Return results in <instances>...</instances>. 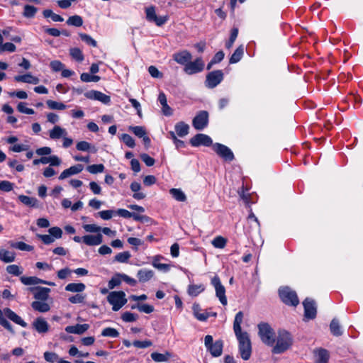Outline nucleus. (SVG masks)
Returning <instances> with one entry per match:
<instances>
[{
	"label": "nucleus",
	"mask_w": 363,
	"mask_h": 363,
	"mask_svg": "<svg viewBox=\"0 0 363 363\" xmlns=\"http://www.w3.org/2000/svg\"><path fill=\"white\" fill-rule=\"evenodd\" d=\"M205 289L203 284H191L189 286L188 294L191 296H196Z\"/></svg>",
	"instance_id": "38"
},
{
	"label": "nucleus",
	"mask_w": 363,
	"mask_h": 363,
	"mask_svg": "<svg viewBox=\"0 0 363 363\" xmlns=\"http://www.w3.org/2000/svg\"><path fill=\"white\" fill-rule=\"evenodd\" d=\"M211 284L215 289L216 297L219 299L222 305L226 306L228 300L225 296V289L221 284L220 278L218 276H214L211 279Z\"/></svg>",
	"instance_id": "6"
},
{
	"label": "nucleus",
	"mask_w": 363,
	"mask_h": 363,
	"mask_svg": "<svg viewBox=\"0 0 363 363\" xmlns=\"http://www.w3.org/2000/svg\"><path fill=\"white\" fill-rule=\"evenodd\" d=\"M279 294L281 301L287 305L296 306L299 303L296 293L289 287L280 288Z\"/></svg>",
	"instance_id": "5"
},
{
	"label": "nucleus",
	"mask_w": 363,
	"mask_h": 363,
	"mask_svg": "<svg viewBox=\"0 0 363 363\" xmlns=\"http://www.w3.org/2000/svg\"><path fill=\"white\" fill-rule=\"evenodd\" d=\"M227 240L222 236H217L212 240V245L216 248L223 249L225 247Z\"/></svg>",
	"instance_id": "47"
},
{
	"label": "nucleus",
	"mask_w": 363,
	"mask_h": 363,
	"mask_svg": "<svg viewBox=\"0 0 363 363\" xmlns=\"http://www.w3.org/2000/svg\"><path fill=\"white\" fill-rule=\"evenodd\" d=\"M105 167L104 165L102 164H91L87 167L86 169L87 171L93 174H97V173H101L104 172Z\"/></svg>",
	"instance_id": "53"
},
{
	"label": "nucleus",
	"mask_w": 363,
	"mask_h": 363,
	"mask_svg": "<svg viewBox=\"0 0 363 363\" xmlns=\"http://www.w3.org/2000/svg\"><path fill=\"white\" fill-rule=\"evenodd\" d=\"M11 247L13 248H16L22 251H28L30 252L33 250V247L23 242H11L10 244Z\"/></svg>",
	"instance_id": "44"
},
{
	"label": "nucleus",
	"mask_w": 363,
	"mask_h": 363,
	"mask_svg": "<svg viewBox=\"0 0 363 363\" xmlns=\"http://www.w3.org/2000/svg\"><path fill=\"white\" fill-rule=\"evenodd\" d=\"M84 169L82 164H77L74 166H72L68 169H65L60 175L59 179L63 180L72 175L77 174L80 173Z\"/></svg>",
	"instance_id": "17"
},
{
	"label": "nucleus",
	"mask_w": 363,
	"mask_h": 363,
	"mask_svg": "<svg viewBox=\"0 0 363 363\" xmlns=\"http://www.w3.org/2000/svg\"><path fill=\"white\" fill-rule=\"evenodd\" d=\"M130 256L131 255H130V252L128 251L120 252L116 255L115 261L120 262V263H125V262H128Z\"/></svg>",
	"instance_id": "52"
},
{
	"label": "nucleus",
	"mask_w": 363,
	"mask_h": 363,
	"mask_svg": "<svg viewBox=\"0 0 363 363\" xmlns=\"http://www.w3.org/2000/svg\"><path fill=\"white\" fill-rule=\"evenodd\" d=\"M76 148L79 151H87L93 153L96 152L97 149L86 141H80L77 143Z\"/></svg>",
	"instance_id": "34"
},
{
	"label": "nucleus",
	"mask_w": 363,
	"mask_h": 363,
	"mask_svg": "<svg viewBox=\"0 0 363 363\" xmlns=\"http://www.w3.org/2000/svg\"><path fill=\"white\" fill-rule=\"evenodd\" d=\"M315 361L314 363H328L329 360V352L325 349L320 348L315 350L314 352Z\"/></svg>",
	"instance_id": "19"
},
{
	"label": "nucleus",
	"mask_w": 363,
	"mask_h": 363,
	"mask_svg": "<svg viewBox=\"0 0 363 363\" xmlns=\"http://www.w3.org/2000/svg\"><path fill=\"white\" fill-rule=\"evenodd\" d=\"M67 23L69 26L80 27L83 24V19H82V18L80 16L74 15V16H70L67 20Z\"/></svg>",
	"instance_id": "46"
},
{
	"label": "nucleus",
	"mask_w": 363,
	"mask_h": 363,
	"mask_svg": "<svg viewBox=\"0 0 363 363\" xmlns=\"http://www.w3.org/2000/svg\"><path fill=\"white\" fill-rule=\"evenodd\" d=\"M18 200L25 204L26 206L30 207H38V201L36 198L30 197L25 195H20L18 196Z\"/></svg>",
	"instance_id": "31"
},
{
	"label": "nucleus",
	"mask_w": 363,
	"mask_h": 363,
	"mask_svg": "<svg viewBox=\"0 0 363 363\" xmlns=\"http://www.w3.org/2000/svg\"><path fill=\"white\" fill-rule=\"evenodd\" d=\"M259 336L263 343L268 346H273L275 343V333L272 327L267 323L258 325Z\"/></svg>",
	"instance_id": "3"
},
{
	"label": "nucleus",
	"mask_w": 363,
	"mask_h": 363,
	"mask_svg": "<svg viewBox=\"0 0 363 363\" xmlns=\"http://www.w3.org/2000/svg\"><path fill=\"white\" fill-rule=\"evenodd\" d=\"M305 316L309 319H313L316 316V306L313 300L307 298L303 302Z\"/></svg>",
	"instance_id": "14"
},
{
	"label": "nucleus",
	"mask_w": 363,
	"mask_h": 363,
	"mask_svg": "<svg viewBox=\"0 0 363 363\" xmlns=\"http://www.w3.org/2000/svg\"><path fill=\"white\" fill-rule=\"evenodd\" d=\"M0 259L6 263L12 262L15 259V254L4 249H1Z\"/></svg>",
	"instance_id": "35"
},
{
	"label": "nucleus",
	"mask_w": 363,
	"mask_h": 363,
	"mask_svg": "<svg viewBox=\"0 0 363 363\" xmlns=\"http://www.w3.org/2000/svg\"><path fill=\"white\" fill-rule=\"evenodd\" d=\"M122 320L126 323L134 322L138 319V315L130 312H125L121 316Z\"/></svg>",
	"instance_id": "60"
},
{
	"label": "nucleus",
	"mask_w": 363,
	"mask_h": 363,
	"mask_svg": "<svg viewBox=\"0 0 363 363\" xmlns=\"http://www.w3.org/2000/svg\"><path fill=\"white\" fill-rule=\"evenodd\" d=\"M67 133L65 128L59 125H55L52 129L49 132L50 138L52 140H57L64 136H66Z\"/></svg>",
	"instance_id": "25"
},
{
	"label": "nucleus",
	"mask_w": 363,
	"mask_h": 363,
	"mask_svg": "<svg viewBox=\"0 0 363 363\" xmlns=\"http://www.w3.org/2000/svg\"><path fill=\"white\" fill-rule=\"evenodd\" d=\"M244 53V48L242 45L239 46L231 55L229 62L230 64H235L238 62L242 57Z\"/></svg>",
	"instance_id": "36"
},
{
	"label": "nucleus",
	"mask_w": 363,
	"mask_h": 363,
	"mask_svg": "<svg viewBox=\"0 0 363 363\" xmlns=\"http://www.w3.org/2000/svg\"><path fill=\"white\" fill-rule=\"evenodd\" d=\"M243 313L242 311H239L235 317L234 323H233V330L235 335H238L240 334H243L245 332H242L241 330V324L243 320Z\"/></svg>",
	"instance_id": "27"
},
{
	"label": "nucleus",
	"mask_w": 363,
	"mask_h": 363,
	"mask_svg": "<svg viewBox=\"0 0 363 363\" xmlns=\"http://www.w3.org/2000/svg\"><path fill=\"white\" fill-rule=\"evenodd\" d=\"M331 333L335 336H340L342 334L341 326L337 319H333L330 324Z\"/></svg>",
	"instance_id": "40"
},
{
	"label": "nucleus",
	"mask_w": 363,
	"mask_h": 363,
	"mask_svg": "<svg viewBox=\"0 0 363 363\" xmlns=\"http://www.w3.org/2000/svg\"><path fill=\"white\" fill-rule=\"evenodd\" d=\"M238 340V348L241 358L243 360H248L252 354L251 341L247 333L235 335Z\"/></svg>",
	"instance_id": "2"
},
{
	"label": "nucleus",
	"mask_w": 363,
	"mask_h": 363,
	"mask_svg": "<svg viewBox=\"0 0 363 363\" xmlns=\"http://www.w3.org/2000/svg\"><path fill=\"white\" fill-rule=\"evenodd\" d=\"M6 272L14 276H19L22 274L23 271L20 269V267L16 264L9 265L6 267Z\"/></svg>",
	"instance_id": "58"
},
{
	"label": "nucleus",
	"mask_w": 363,
	"mask_h": 363,
	"mask_svg": "<svg viewBox=\"0 0 363 363\" xmlns=\"http://www.w3.org/2000/svg\"><path fill=\"white\" fill-rule=\"evenodd\" d=\"M190 143L194 147H198L200 145L208 147L212 145V140L207 135L199 133L191 138Z\"/></svg>",
	"instance_id": "13"
},
{
	"label": "nucleus",
	"mask_w": 363,
	"mask_h": 363,
	"mask_svg": "<svg viewBox=\"0 0 363 363\" xmlns=\"http://www.w3.org/2000/svg\"><path fill=\"white\" fill-rule=\"evenodd\" d=\"M84 96L89 99L96 100L104 104H108L111 102V97L99 91L91 90L85 92Z\"/></svg>",
	"instance_id": "12"
},
{
	"label": "nucleus",
	"mask_w": 363,
	"mask_h": 363,
	"mask_svg": "<svg viewBox=\"0 0 363 363\" xmlns=\"http://www.w3.org/2000/svg\"><path fill=\"white\" fill-rule=\"evenodd\" d=\"M238 28H233L231 30L230 39L225 44L226 48L230 49L233 46L235 40H236V38L238 37Z\"/></svg>",
	"instance_id": "61"
},
{
	"label": "nucleus",
	"mask_w": 363,
	"mask_h": 363,
	"mask_svg": "<svg viewBox=\"0 0 363 363\" xmlns=\"http://www.w3.org/2000/svg\"><path fill=\"white\" fill-rule=\"evenodd\" d=\"M276 344L273 345L272 353L281 354L289 350L293 343L291 334L286 330H279L275 337Z\"/></svg>",
	"instance_id": "1"
},
{
	"label": "nucleus",
	"mask_w": 363,
	"mask_h": 363,
	"mask_svg": "<svg viewBox=\"0 0 363 363\" xmlns=\"http://www.w3.org/2000/svg\"><path fill=\"white\" fill-rule=\"evenodd\" d=\"M129 130L140 138L147 134L145 128L143 126H130Z\"/></svg>",
	"instance_id": "54"
},
{
	"label": "nucleus",
	"mask_w": 363,
	"mask_h": 363,
	"mask_svg": "<svg viewBox=\"0 0 363 363\" xmlns=\"http://www.w3.org/2000/svg\"><path fill=\"white\" fill-rule=\"evenodd\" d=\"M153 275V271L147 269H141L137 273V277L140 282H146L149 281Z\"/></svg>",
	"instance_id": "30"
},
{
	"label": "nucleus",
	"mask_w": 363,
	"mask_h": 363,
	"mask_svg": "<svg viewBox=\"0 0 363 363\" xmlns=\"http://www.w3.org/2000/svg\"><path fill=\"white\" fill-rule=\"evenodd\" d=\"M208 123V113L206 111H200L192 121L194 128L197 130L204 129Z\"/></svg>",
	"instance_id": "10"
},
{
	"label": "nucleus",
	"mask_w": 363,
	"mask_h": 363,
	"mask_svg": "<svg viewBox=\"0 0 363 363\" xmlns=\"http://www.w3.org/2000/svg\"><path fill=\"white\" fill-rule=\"evenodd\" d=\"M146 18L150 22L155 23L157 26H163L169 19L167 16H157L155 6L145 9Z\"/></svg>",
	"instance_id": "9"
},
{
	"label": "nucleus",
	"mask_w": 363,
	"mask_h": 363,
	"mask_svg": "<svg viewBox=\"0 0 363 363\" xmlns=\"http://www.w3.org/2000/svg\"><path fill=\"white\" fill-rule=\"evenodd\" d=\"M16 50V45L12 43H3L0 45V52L8 51L10 52H15Z\"/></svg>",
	"instance_id": "59"
},
{
	"label": "nucleus",
	"mask_w": 363,
	"mask_h": 363,
	"mask_svg": "<svg viewBox=\"0 0 363 363\" xmlns=\"http://www.w3.org/2000/svg\"><path fill=\"white\" fill-rule=\"evenodd\" d=\"M133 345L137 348H147L152 345V342L150 340H145L143 341L135 340L133 342Z\"/></svg>",
	"instance_id": "57"
},
{
	"label": "nucleus",
	"mask_w": 363,
	"mask_h": 363,
	"mask_svg": "<svg viewBox=\"0 0 363 363\" xmlns=\"http://www.w3.org/2000/svg\"><path fill=\"white\" fill-rule=\"evenodd\" d=\"M79 35L82 40L86 43L87 45H91L94 48H96L97 46L96 41L94 38H92L89 35L80 33H79Z\"/></svg>",
	"instance_id": "49"
},
{
	"label": "nucleus",
	"mask_w": 363,
	"mask_h": 363,
	"mask_svg": "<svg viewBox=\"0 0 363 363\" xmlns=\"http://www.w3.org/2000/svg\"><path fill=\"white\" fill-rule=\"evenodd\" d=\"M43 16L45 18H50L55 22H62L64 18L55 13L50 9H45L43 11Z\"/></svg>",
	"instance_id": "43"
},
{
	"label": "nucleus",
	"mask_w": 363,
	"mask_h": 363,
	"mask_svg": "<svg viewBox=\"0 0 363 363\" xmlns=\"http://www.w3.org/2000/svg\"><path fill=\"white\" fill-rule=\"evenodd\" d=\"M121 140L128 147L130 148H133L135 145V140L133 138L128 134L123 133L121 136Z\"/></svg>",
	"instance_id": "55"
},
{
	"label": "nucleus",
	"mask_w": 363,
	"mask_h": 363,
	"mask_svg": "<svg viewBox=\"0 0 363 363\" xmlns=\"http://www.w3.org/2000/svg\"><path fill=\"white\" fill-rule=\"evenodd\" d=\"M32 308L37 311L45 313L50 311V307L48 303L43 301H35L31 303Z\"/></svg>",
	"instance_id": "32"
},
{
	"label": "nucleus",
	"mask_w": 363,
	"mask_h": 363,
	"mask_svg": "<svg viewBox=\"0 0 363 363\" xmlns=\"http://www.w3.org/2000/svg\"><path fill=\"white\" fill-rule=\"evenodd\" d=\"M107 301L112 305L113 311H119L127 303L125 294L122 291L110 292L107 296Z\"/></svg>",
	"instance_id": "4"
},
{
	"label": "nucleus",
	"mask_w": 363,
	"mask_h": 363,
	"mask_svg": "<svg viewBox=\"0 0 363 363\" xmlns=\"http://www.w3.org/2000/svg\"><path fill=\"white\" fill-rule=\"evenodd\" d=\"M80 79L82 82H97L100 80L101 78L97 75H91L89 73L84 72L81 74Z\"/></svg>",
	"instance_id": "50"
},
{
	"label": "nucleus",
	"mask_w": 363,
	"mask_h": 363,
	"mask_svg": "<svg viewBox=\"0 0 363 363\" xmlns=\"http://www.w3.org/2000/svg\"><path fill=\"white\" fill-rule=\"evenodd\" d=\"M223 79V73L221 70H215L206 75L205 85L208 89L217 86Z\"/></svg>",
	"instance_id": "8"
},
{
	"label": "nucleus",
	"mask_w": 363,
	"mask_h": 363,
	"mask_svg": "<svg viewBox=\"0 0 363 363\" xmlns=\"http://www.w3.org/2000/svg\"><path fill=\"white\" fill-rule=\"evenodd\" d=\"M85 289L86 286L83 283H69L65 288L67 291L77 294H81Z\"/></svg>",
	"instance_id": "29"
},
{
	"label": "nucleus",
	"mask_w": 363,
	"mask_h": 363,
	"mask_svg": "<svg viewBox=\"0 0 363 363\" xmlns=\"http://www.w3.org/2000/svg\"><path fill=\"white\" fill-rule=\"evenodd\" d=\"M69 55L77 62H82L84 59L82 50L78 48H72L69 49Z\"/></svg>",
	"instance_id": "42"
},
{
	"label": "nucleus",
	"mask_w": 363,
	"mask_h": 363,
	"mask_svg": "<svg viewBox=\"0 0 363 363\" xmlns=\"http://www.w3.org/2000/svg\"><path fill=\"white\" fill-rule=\"evenodd\" d=\"M89 328L88 324H77L75 325H69L65 328V331L68 333L81 335Z\"/></svg>",
	"instance_id": "21"
},
{
	"label": "nucleus",
	"mask_w": 363,
	"mask_h": 363,
	"mask_svg": "<svg viewBox=\"0 0 363 363\" xmlns=\"http://www.w3.org/2000/svg\"><path fill=\"white\" fill-rule=\"evenodd\" d=\"M192 310L194 315L200 321H206L210 315L207 312H202V310L198 303H194Z\"/></svg>",
	"instance_id": "26"
},
{
	"label": "nucleus",
	"mask_w": 363,
	"mask_h": 363,
	"mask_svg": "<svg viewBox=\"0 0 363 363\" xmlns=\"http://www.w3.org/2000/svg\"><path fill=\"white\" fill-rule=\"evenodd\" d=\"M44 358L47 362L54 363L59 361V356L55 352H45L44 353Z\"/></svg>",
	"instance_id": "62"
},
{
	"label": "nucleus",
	"mask_w": 363,
	"mask_h": 363,
	"mask_svg": "<svg viewBox=\"0 0 363 363\" xmlns=\"http://www.w3.org/2000/svg\"><path fill=\"white\" fill-rule=\"evenodd\" d=\"M169 194L178 201L183 202L186 200L185 194L180 189L172 188L169 190Z\"/></svg>",
	"instance_id": "39"
},
{
	"label": "nucleus",
	"mask_w": 363,
	"mask_h": 363,
	"mask_svg": "<svg viewBox=\"0 0 363 363\" xmlns=\"http://www.w3.org/2000/svg\"><path fill=\"white\" fill-rule=\"evenodd\" d=\"M172 357L171 353L166 352L164 354L158 352H152L151 354V358L155 362H166L168 361Z\"/></svg>",
	"instance_id": "41"
},
{
	"label": "nucleus",
	"mask_w": 363,
	"mask_h": 363,
	"mask_svg": "<svg viewBox=\"0 0 363 363\" xmlns=\"http://www.w3.org/2000/svg\"><path fill=\"white\" fill-rule=\"evenodd\" d=\"M205 67V63L201 57L196 58L193 62L189 61V64L184 67V71L189 75L201 72Z\"/></svg>",
	"instance_id": "7"
},
{
	"label": "nucleus",
	"mask_w": 363,
	"mask_h": 363,
	"mask_svg": "<svg viewBox=\"0 0 363 363\" xmlns=\"http://www.w3.org/2000/svg\"><path fill=\"white\" fill-rule=\"evenodd\" d=\"M99 216L103 220H107L111 219L115 214V211L113 210H106L98 212Z\"/></svg>",
	"instance_id": "64"
},
{
	"label": "nucleus",
	"mask_w": 363,
	"mask_h": 363,
	"mask_svg": "<svg viewBox=\"0 0 363 363\" xmlns=\"http://www.w3.org/2000/svg\"><path fill=\"white\" fill-rule=\"evenodd\" d=\"M13 184L9 182V181H1L0 182V190L5 191V192H9L11 190H13Z\"/></svg>",
	"instance_id": "63"
},
{
	"label": "nucleus",
	"mask_w": 363,
	"mask_h": 363,
	"mask_svg": "<svg viewBox=\"0 0 363 363\" xmlns=\"http://www.w3.org/2000/svg\"><path fill=\"white\" fill-rule=\"evenodd\" d=\"M4 313L9 319L12 320L15 323L23 328H26L27 326V323L19 315H18L15 312H13L10 308H4Z\"/></svg>",
	"instance_id": "18"
},
{
	"label": "nucleus",
	"mask_w": 363,
	"mask_h": 363,
	"mask_svg": "<svg viewBox=\"0 0 363 363\" xmlns=\"http://www.w3.org/2000/svg\"><path fill=\"white\" fill-rule=\"evenodd\" d=\"M31 291L36 290L34 298L38 300L46 301L48 298L50 289L46 287L30 288Z\"/></svg>",
	"instance_id": "24"
},
{
	"label": "nucleus",
	"mask_w": 363,
	"mask_h": 363,
	"mask_svg": "<svg viewBox=\"0 0 363 363\" xmlns=\"http://www.w3.org/2000/svg\"><path fill=\"white\" fill-rule=\"evenodd\" d=\"M123 281L122 274H115L108 283V287L109 289H113L116 286H118Z\"/></svg>",
	"instance_id": "37"
},
{
	"label": "nucleus",
	"mask_w": 363,
	"mask_h": 363,
	"mask_svg": "<svg viewBox=\"0 0 363 363\" xmlns=\"http://www.w3.org/2000/svg\"><path fill=\"white\" fill-rule=\"evenodd\" d=\"M103 242V236L101 234L97 235H86L84 236L83 242L89 246L99 245Z\"/></svg>",
	"instance_id": "20"
},
{
	"label": "nucleus",
	"mask_w": 363,
	"mask_h": 363,
	"mask_svg": "<svg viewBox=\"0 0 363 363\" xmlns=\"http://www.w3.org/2000/svg\"><path fill=\"white\" fill-rule=\"evenodd\" d=\"M173 59L178 64L184 65V67L189 64V61L192 59L191 54L186 50H182L173 55Z\"/></svg>",
	"instance_id": "15"
},
{
	"label": "nucleus",
	"mask_w": 363,
	"mask_h": 363,
	"mask_svg": "<svg viewBox=\"0 0 363 363\" xmlns=\"http://www.w3.org/2000/svg\"><path fill=\"white\" fill-rule=\"evenodd\" d=\"M46 104L49 107V108L52 110H64L66 108V105L63 103L57 102L52 100H48L46 101Z\"/></svg>",
	"instance_id": "48"
},
{
	"label": "nucleus",
	"mask_w": 363,
	"mask_h": 363,
	"mask_svg": "<svg viewBox=\"0 0 363 363\" xmlns=\"http://www.w3.org/2000/svg\"><path fill=\"white\" fill-rule=\"evenodd\" d=\"M131 191L134 192L133 197L136 200H142L145 198L146 195L143 192L140 191L141 189V184L137 182L131 183L130 186Z\"/></svg>",
	"instance_id": "28"
},
{
	"label": "nucleus",
	"mask_w": 363,
	"mask_h": 363,
	"mask_svg": "<svg viewBox=\"0 0 363 363\" xmlns=\"http://www.w3.org/2000/svg\"><path fill=\"white\" fill-rule=\"evenodd\" d=\"M37 11L38 9L36 7L27 4L24 6L23 15L26 18H31L35 16Z\"/></svg>",
	"instance_id": "45"
},
{
	"label": "nucleus",
	"mask_w": 363,
	"mask_h": 363,
	"mask_svg": "<svg viewBox=\"0 0 363 363\" xmlns=\"http://www.w3.org/2000/svg\"><path fill=\"white\" fill-rule=\"evenodd\" d=\"M104 337H118L119 336L118 331L113 328H106L101 332Z\"/></svg>",
	"instance_id": "51"
},
{
	"label": "nucleus",
	"mask_w": 363,
	"mask_h": 363,
	"mask_svg": "<svg viewBox=\"0 0 363 363\" xmlns=\"http://www.w3.org/2000/svg\"><path fill=\"white\" fill-rule=\"evenodd\" d=\"M213 149L220 157L227 161H232L234 159L231 150L224 145L216 143L213 145Z\"/></svg>",
	"instance_id": "11"
},
{
	"label": "nucleus",
	"mask_w": 363,
	"mask_h": 363,
	"mask_svg": "<svg viewBox=\"0 0 363 363\" xmlns=\"http://www.w3.org/2000/svg\"><path fill=\"white\" fill-rule=\"evenodd\" d=\"M14 80L18 82H23L32 84H37L40 80L38 77L33 76L31 74L28 73L23 75H17L14 77Z\"/></svg>",
	"instance_id": "22"
},
{
	"label": "nucleus",
	"mask_w": 363,
	"mask_h": 363,
	"mask_svg": "<svg viewBox=\"0 0 363 363\" xmlns=\"http://www.w3.org/2000/svg\"><path fill=\"white\" fill-rule=\"evenodd\" d=\"M223 341L217 340L213 344L207 347V350L210 352L213 357H218L222 354L223 352Z\"/></svg>",
	"instance_id": "23"
},
{
	"label": "nucleus",
	"mask_w": 363,
	"mask_h": 363,
	"mask_svg": "<svg viewBox=\"0 0 363 363\" xmlns=\"http://www.w3.org/2000/svg\"><path fill=\"white\" fill-rule=\"evenodd\" d=\"M189 126L184 122H179L175 125V131L179 137H184L189 133Z\"/></svg>",
	"instance_id": "33"
},
{
	"label": "nucleus",
	"mask_w": 363,
	"mask_h": 363,
	"mask_svg": "<svg viewBox=\"0 0 363 363\" xmlns=\"http://www.w3.org/2000/svg\"><path fill=\"white\" fill-rule=\"evenodd\" d=\"M86 295L82 294H77L76 295L69 297L68 301L74 304L82 303L84 302Z\"/></svg>",
	"instance_id": "56"
},
{
	"label": "nucleus",
	"mask_w": 363,
	"mask_h": 363,
	"mask_svg": "<svg viewBox=\"0 0 363 363\" xmlns=\"http://www.w3.org/2000/svg\"><path fill=\"white\" fill-rule=\"evenodd\" d=\"M33 328L39 333H46L49 330V325L45 318H37L33 323Z\"/></svg>",
	"instance_id": "16"
}]
</instances>
